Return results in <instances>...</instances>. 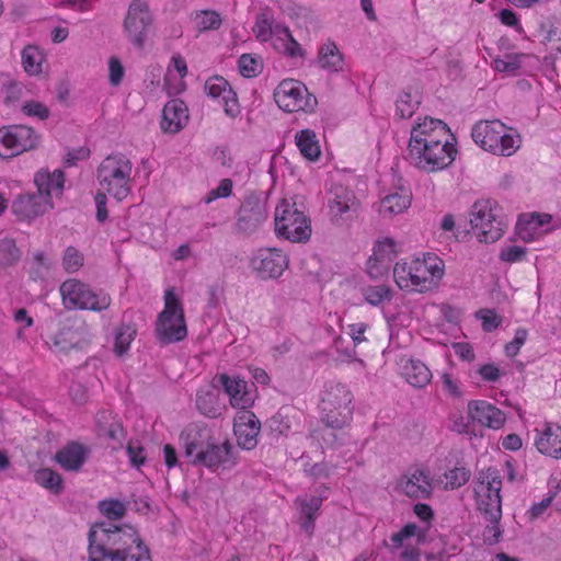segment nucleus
I'll use <instances>...</instances> for the list:
<instances>
[{"mask_svg": "<svg viewBox=\"0 0 561 561\" xmlns=\"http://www.w3.org/2000/svg\"><path fill=\"white\" fill-rule=\"evenodd\" d=\"M353 394L346 385L330 380L324 385L321 398V422L327 427L340 430L346 426L353 416Z\"/></svg>", "mask_w": 561, "mask_h": 561, "instance_id": "f03ea898", "label": "nucleus"}, {"mask_svg": "<svg viewBox=\"0 0 561 561\" xmlns=\"http://www.w3.org/2000/svg\"><path fill=\"white\" fill-rule=\"evenodd\" d=\"M196 408L205 416L215 419L221 415L218 392L215 389H201L196 393Z\"/></svg>", "mask_w": 561, "mask_h": 561, "instance_id": "7c9ffc66", "label": "nucleus"}, {"mask_svg": "<svg viewBox=\"0 0 561 561\" xmlns=\"http://www.w3.org/2000/svg\"><path fill=\"white\" fill-rule=\"evenodd\" d=\"M471 137L483 150L504 157L512 156L520 144L519 136L508 134L506 126L499 119L476 123Z\"/></svg>", "mask_w": 561, "mask_h": 561, "instance_id": "20e7f679", "label": "nucleus"}, {"mask_svg": "<svg viewBox=\"0 0 561 561\" xmlns=\"http://www.w3.org/2000/svg\"><path fill=\"white\" fill-rule=\"evenodd\" d=\"M296 145L300 153L310 161L319 159L321 150L317 135L311 129H302L295 136Z\"/></svg>", "mask_w": 561, "mask_h": 561, "instance_id": "473e14b6", "label": "nucleus"}, {"mask_svg": "<svg viewBox=\"0 0 561 561\" xmlns=\"http://www.w3.org/2000/svg\"><path fill=\"white\" fill-rule=\"evenodd\" d=\"M393 242L387 240L386 242L379 243L378 248L374 250L373 256L368 260V273L373 277H377L381 271L380 268H387L390 261L391 254L393 253Z\"/></svg>", "mask_w": 561, "mask_h": 561, "instance_id": "2f4dec72", "label": "nucleus"}, {"mask_svg": "<svg viewBox=\"0 0 561 561\" xmlns=\"http://www.w3.org/2000/svg\"><path fill=\"white\" fill-rule=\"evenodd\" d=\"M221 22V16L216 11H202L196 16V25L201 32L218 30Z\"/></svg>", "mask_w": 561, "mask_h": 561, "instance_id": "09e8293b", "label": "nucleus"}, {"mask_svg": "<svg viewBox=\"0 0 561 561\" xmlns=\"http://www.w3.org/2000/svg\"><path fill=\"white\" fill-rule=\"evenodd\" d=\"M402 375L410 385L416 388L425 387L432 379L431 370L419 359H408L402 366Z\"/></svg>", "mask_w": 561, "mask_h": 561, "instance_id": "c756f323", "label": "nucleus"}, {"mask_svg": "<svg viewBox=\"0 0 561 561\" xmlns=\"http://www.w3.org/2000/svg\"><path fill=\"white\" fill-rule=\"evenodd\" d=\"M214 381L229 396L232 407L244 410L252 405L253 396L248 390V382L245 380L239 377H230L227 374H220L214 378Z\"/></svg>", "mask_w": 561, "mask_h": 561, "instance_id": "a211bd4d", "label": "nucleus"}, {"mask_svg": "<svg viewBox=\"0 0 561 561\" xmlns=\"http://www.w3.org/2000/svg\"><path fill=\"white\" fill-rule=\"evenodd\" d=\"M232 181L230 179H224L220 181L219 185L211 190L207 196L205 197V203L206 204H209L211 203L213 201H215L216 198H219V197H228L231 195L232 193Z\"/></svg>", "mask_w": 561, "mask_h": 561, "instance_id": "680f3d73", "label": "nucleus"}, {"mask_svg": "<svg viewBox=\"0 0 561 561\" xmlns=\"http://www.w3.org/2000/svg\"><path fill=\"white\" fill-rule=\"evenodd\" d=\"M253 33L261 42H267L273 37V15L262 12L256 16L253 25Z\"/></svg>", "mask_w": 561, "mask_h": 561, "instance_id": "37998d69", "label": "nucleus"}, {"mask_svg": "<svg viewBox=\"0 0 561 561\" xmlns=\"http://www.w3.org/2000/svg\"><path fill=\"white\" fill-rule=\"evenodd\" d=\"M468 412L472 421L493 430L502 427L505 423V414L486 401H470Z\"/></svg>", "mask_w": 561, "mask_h": 561, "instance_id": "aec40b11", "label": "nucleus"}, {"mask_svg": "<svg viewBox=\"0 0 561 561\" xmlns=\"http://www.w3.org/2000/svg\"><path fill=\"white\" fill-rule=\"evenodd\" d=\"M288 256L276 248L259 249L250 261V266L261 279H276L288 267Z\"/></svg>", "mask_w": 561, "mask_h": 561, "instance_id": "4468645a", "label": "nucleus"}, {"mask_svg": "<svg viewBox=\"0 0 561 561\" xmlns=\"http://www.w3.org/2000/svg\"><path fill=\"white\" fill-rule=\"evenodd\" d=\"M51 342L57 351L67 353L78 345L79 335L71 328H62L51 337Z\"/></svg>", "mask_w": 561, "mask_h": 561, "instance_id": "58836bf2", "label": "nucleus"}, {"mask_svg": "<svg viewBox=\"0 0 561 561\" xmlns=\"http://www.w3.org/2000/svg\"><path fill=\"white\" fill-rule=\"evenodd\" d=\"M188 121L186 104L180 99L167 102L162 111L161 129L164 133L176 134L184 128Z\"/></svg>", "mask_w": 561, "mask_h": 561, "instance_id": "6ab92c4d", "label": "nucleus"}, {"mask_svg": "<svg viewBox=\"0 0 561 561\" xmlns=\"http://www.w3.org/2000/svg\"><path fill=\"white\" fill-rule=\"evenodd\" d=\"M478 496V510L489 522H500L502 518V497L499 493L474 489Z\"/></svg>", "mask_w": 561, "mask_h": 561, "instance_id": "cd10ccee", "label": "nucleus"}, {"mask_svg": "<svg viewBox=\"0 0 561 561\" xmlns=\"http://www.w3.org/2000/svg\"><path fill=\"white\" fill-rule=\"evenodd\" d=\"M560 490L561 483L558 482L554 490H550L546 497H543L540 502L535 503L527 512L529 520H535L538 517H540L545 513V511L551 505L553 499L557 496Z\"/></svg>", "mask_w": 561, "mask_h": 561, "instance_id": "8fccbe9b", "label": "nucleus"}, {"mask_svg": "<svg viewBox=\"0 0 561 561\" xmlns=\"http://www.w3.org/2000/svg\"><path fill=\"white\" fill-rule=\"evenodd\" d=\"M446 489H458L470 478V471L467 470L465 467H456L451 470H449L446 474Z\"/></svg>", "mask_w": 561, "mask_h": 561, "instance_id": "3c124183", "label": "nucleus"}, {"mask_svg": "<svg viewBox=\"0 0 561 561\" xmlns=\"http://www.w3.org/2000/svg\"><path fill=\"white\" fill-rule=\"evenodd\" d=\"M274 47L289 57L304 56V49L301 48L300 44L293 37V35L285 38L284 41H280L279 44H274Z\"/></svg>", "mask_w": 561, "mask_h": 561, "instance_id": "bf43d9fd", "label": "nucleus"}, {"mask_svg": "<svg viewBox=\"0 0 561 561\" xmlns=\"http://www.w3.org/2000/svg\"><path fill=\"white\" fill-rule=\"evenodd\" d=\"M133 163L123 153L107 156L98 168L100 185L118 202L125 199L130 191Z\"/></svg>", "mask_w": 561, "mask_h": 561, "instance_id": "7ed1b4c3", "label": "nucleus"}, {"mask_svg": "<svg viewBox=\"0 0 561 561\" xmlns=\"http://www.w3.org/2000/svg\"><path fill=\"white\" fill-rule=\"evenodd\" d=\"M419 105L417 101H413L410 93H402L396 103V112L401 118H410Z\"/></svg>", "mask_w": 561, "mask_h": 561, "instance_id": "603ef678", "label": "nucleus"}, {"mask_svg": "<svg viewBox=\"0 0 561 561\" xmlns=\"http://www.w3.org/2000/svg\"><path fill=\"white\" fill-rule=\"evenodd\" d=\"M88 561H152L149 548L129 525L95 523L88 534Z\"/></svg>", "mask_w": 561, "mask_h": 561, "instance_id": "f257e3e1", "label": "nucleus"}, {"mask_svg": "<svg viewBox=\"0 0 561 561\" xmlns=\"http://www.w3.org/2000/svg\"><path fill=\"white\" fill-rule=\"evenodd\" d=\"M34 481L50 493L59 495L64 492V479L50 468H41L34 472Z\"/></svg>", "mask_w": 561, "mask_h": 561, "instance_id": "f704fd0d", "label": "nucleus"}, {"mask_svg": "<svg viewBox=\"0 0 561 561\" xmlns=\"http://www.w3.org/2000/svg\"><path fill=\"white\" fill-rule=\"evenodd\" d=\"M267 219V198L261 192H251L240 203L233 230L237 234L250 237L259 232Z\"/></svg>", "mask_w": 561, "mask_h": 561, "instance_id": "6e6552de", "label": "nucleus"}, {"mask_svg": "<svg viewBox=\"0 0 561 561\" xmlns=\"http://www.w3.org/2000/svg\"><path fill=\"white\" fill-rule=\"evenodd\" d=\"M546 38L553 45L556 50L561 53V19H557L551 23Z\"/></svg>", "mask_w": 561, "mask_h": 561, "instance_id": "774afa93", "label": "nucleus"}, {"mask_svg": "<svg viewBox=\"0 0 561 561\" xmlns=\"http://www.w3.org/2000/svg\"><path fill=\"white\" fill-rule=\"evenodd\" d=\"M22 65L31 76L37 75L42 70L43 56L36 46H26L21 54Z\"/></svg>", "mask_w": 561, "mask_h": 561, "instance_id": "79ce46f5", "label": "nucleus"}, {"mask_svg": "<svg viewBox=\"0 0 561 561\" xmlns=\"http://www.w3.org/2000/svg\"><path fill=\"white\" fill-rule=\"evenodd\" d=\"M100 435L106 436L108 439L122 444L125 438V432L122 423L116 419L110 425H107L104 430L100 432Z\"/></svg>", "mask_w": 561, "mask_h": 561, "instance_id": "69168bd1", "label": "nucleus"}, {"mask_svg": "<svg viewBox=\"0 0 561 561\" xmlns=\"http://www.w3.org/2000/svg\"><path fill=\"white\" fill-rule=\"evenodd\" d=\"M20 257L21 252L13 239L3 238L0 240V270L15 265Z\"/></svg>", "mask_w": 561, "mask_h": 561, "instance_id": "e433bc0d", "label": "nucleus"}, {"mask_svg": "<svg viewBox=\"0 0 561 561\" xmlns=\"http://www.w3.org/2000/svg\"><path fill=\"white\" fill-rule=\"evenodd\" d=\"M151 23L152 16L148 3L144 0H133L129 4L124 26L129 41L137 48L141 49L144 47Z\"/></svg>", "mask_w": 561, "mask_h": 561, "instance_id": "2eb2a0df", "label": "nucleus"}, {"mask_svg": "<svg viewBox=\"0 0 561 561\" xmlns=\"http://www.w3.org/2000/svg\"><path fill=\"white\" fill-rule=\"evenodd\" d=\"M34 183L37 187V194L47 196L48 203L53 204L51 195L62 193L65 174L61 170H55L54 172L38 171L34 176Z\"/></svg>", "mask_w": 561, "mask_h": 561, "instance_id": "393cba45", "label": "nucleus"}, {"mask_svg": "<svg viewBox=\"0 0 561 561\" xmlns=\"http://www.w3.org/2000/svg\"><path fill=\"white\" fill-rule=\"evenodd\" d=\"M204 89L206 94L213 99L224 98L227 91L231 90L228 81L219 76L209 78L205 82Z\"/></svg>", "mask_w": 561, "mask_h": 561, "instance_id": "de8ad7c7", "label": "nucleus"}, {"mask_svg": "<svg viewBox=\"0 0 561 561\" xmlns=\"http://www.w3.org/2000/svg\"><path fill=\"white\" fill-rule=\"evenodd\" d=\"M50 208H53V204L48 203V197L37 193L22 194L12 205L13 211L21 218L37 217Z\"/></svg>", "mask_w": 561, "mask_h": 561, "instance_id": "5701e85b", "label": "nucleus"}, {"mask_svg": "<svg viewBox=\"0 0 561 561\" xmlns=\"http://www.w3.org/2000/svg\"><path fill=\"white\" fill-rule=\"evenodd\" d=\"M478 480L479 484L476 489L500 494L502 488V480L501 473L496 468L489 467L486 470L480 471Z\"/></svg>", "mask_w": 561, "mask_h": 561, "instance_id": "4c0bfd02", "label": "nucleus"}, {"mask_svg": "<svg viewBox=\"0 0 561 561\" xmlns=\"http://www.w3.org/2000/svg\"><path fill=\"white\" fill-rule=\"evenodd\" d=\"M558 444H561V426L554 423H548L535 440L539 453L561 459V447H557Z\"/></svg>", "mask_w": 561, "mask_h": 561, "instance_id": "bb28decb", "label": "nucleus"}, {"mask_svg": "<svg viewBox=\"0 0 561 561\" xmlns=\"http://www.w3.org/2000/svg\"><path fill=\"white\" fill-rule=\"evenodd\" d=\"M88 455L89 449L85 446L70 442L55 454L54 459L64 470L78 472L85 463Z\"/></svg>", "mask_w": 561, "mask_h": 561, "instance_id": "4be33fe9", "label": "nucleus"}, {"mask_svg": "<svg viewBox=\"0 0 561 561\" xmlns=\"http://www.w3.org/2000/svg\"><path fill=\"white\" fill-rule=\"evenodd\" d=\"M136 332V329L130 324H122L117 328L114 341V352L116 355L123 356L128 352Z\"/></svg>", "mask_w": 561, "mask_h": 561, "instance_id": "a19ab883", "label": "nucleus"}, {"mask_svg": "<svg viewBox=\"0 0 561 561\" xmlns=\"http://www.w3.org/2000/svg\"><path fill=\"white\" fill-rule=\"evenodd\" d=\"M448 133L449 128L443 121L426 117L422 123L413 126L410 140H420L424 147L427 145H454L448 140Z\"/></svg>", "mask_w": 561, "mask_h": 561, "instance_id": "f3484780", "label": "nucleus"}, {"mask_svg": "<svg viewBox=\"0 0 561 561\" xmlns=\"http://www.w3.org/2000/svg\"><path fill=\"white\" fill-rule=\"evenodd\" d=\"M234 434L238 445L243 449H252L257 445L259 427L244 426V422H234Z\"/></svg>", "mask_w": 561, "mask_h": 561, "instance_id": "ea45409f", "label": "nucleus"}, {"mask_svg": "<svg viewBox=\"0 0 561 561\" xmlns=\"http://www.w3.org/2000/svg\"><path fill=\"white\" fill-rule=\"evenodd\" d=\"M3 91L5 93V102L13 103L22 96L23 85L21 82L8 79L3 82Z\"/></svg>", "mask_w": 561, "mask_h": 561, "instance_id": "e2e57ef3", "label": "nucleus"}, {"mask_svg": "<svg viewBox=\"0 0 561 561\" xmlns=\"http://www.w3.org/2000/svg\"><path fill=\"white\" fill-rule=\"evenodd\" d=\"M417 531V525L413 523H409L404 525L400 531L393 534L390 537V540L392 542V549L397 550L403 547L404 540L413 537Z\"/></svg>", "mask_w": 561, "mask_h": 561, "instance_id": "052dcab7", "label": "nucleus"}, {"mask_svg": "<svg viewBox=\"0 0 561 561\" xmlns=\"http://www.w3.org/2000/svg\"><path fill=\"white\" fill-rule=\"evenodd\" d=\"M62 264L67 272H76L82 266L83 256L76 248L68 247L64 254Z\"/></svg>", "mask_w": 561, "mask_h": 561, "instance_id": "4d7b16f0", "label": "nucleus"}, {"mask_svg": "<svg viewBox=\"0 0 561 561\" xmlns=\"http://www.w3.org/2000/svg\"><path fill=\"white\" fill-rule=\"evenodd\" d=\"M156 333L163 344L180 342L187 335L183 308L172 289L165 291L164 309L158 316Z\"/></svg>", "mask_w": 561, "mask_h": 561, "instance_id": "1a4fd4ad", "label": "nucleus"}, {"mask_svg": "<svg viewBox=\"0 0 561 561\" xmlns=\"http://www.w3.org/2000/svg\"><path fill=\"white\" fill-rule=\"evenodd\" d=\"M412 262V271L414 272V282L419 293H424L437 285L443 278L445 264L434 253H425L422 259H414Z\"/></svg>", "mask_w": 561, "mask_h": 561, "instance_id": "dca6fc26", "label": "nucleus"}, {"mask_svg": "<svg viewBox=\"0 0 561 561\" xmlns=\"http://www.w3.org/2000/svg\"><path fill=\"white\" fill-rule=\"evenodd\" d=\"M323 502L322 496L312 495L310 497H298L296 503L299 505L300 514L302 516H317V512L320 510Z\"/></svg>", "mask_w": 561, "mask_h": 561, "instance_id": "6e6d98bb", "label": "nucleus"}, {"mask_svg": "<svg viewBox=\"0 0 561 561\" xmlns=\"http://www.w3.org/2000/svg\"><path fill=\"white\" fill-rule=\"evenodd\" d=\"M412 262H398L393 267L394 282L400 289L417 291Z\"/></svg>", "mask_w": 561, "mask_h": 561, "instance_id": "c9c22d12", "label": "nucleus"}, {"mask_svg": "<svg viewBox=\"0 0 561 561\" xmlns=\"http://www.w3.org/2000/svg\"><path fill=\"white\" fill-rule=\"evenodd\" d=\"M520 57L517 54H506L504 58H494L493 68L499 72L515 75L520 68Z\"/></svg>", "mask_w": 561, "mask_h": 561, "instance_id": "a18cd8bd", "label": "nucleus"}, {"mask_svg": "<svg viewBox=\"0 0 561 561\" xmlns=\"http://www.w3.org/2000/svg\"><path fill=\"white\" fill-rule=\"evenodd\" d=\"M364 298L371 306H378L391 298V289L386 285L368 286L364 289Z\"/></svg>", "mask_w": 561, "mask_h": 561, "instance_id": "49530a36", "label": "nucleus"}, {"mask_svg": "<svg viewBox=\"0 0 561 561\" xmlns=\"http://www.w3.org/2000/svg\"><path fill=\"white\" fill-rule=\"evenodd\" d=\"M225 113L234 118L239 115V103L236 92L231 89L227 91V94L222 98Z\"/></svg>", "mask_w": 561, "mask_h": 561, "instance_id": "338daca9", "label": "nucleus"}, {"mask_svg": "<svg viewBox=\"0 0 561 561\" xmlns=\"http://www.w3.org/2000/svg\"><path fill=\"white\" fill-rule=\"evenodd\" d=\"M238 448L229 440L217 442L213 436L190 463L205 467L211 471L230 470L238 463Z\"/></svg>", "mask_w": 561, "mask_h": 561, "instance_id": "f8f14e48", "label": "nucleus"}, {"mask_svg": "<svg viewBox=\"0 0 561 561\" xmlns=\"http://www.w3.org/2000/svg\"><path fill=\"white\" fill-rule=\"evenodd\" d=\"M500 209L491 201H477L471 209L470 225L480 242L493 243L505 231L506 224Z\"/></svg>", "mask_w": 561, "mask_h": 561, "instance_id": "9d476101", "label": "nucleus"}, {"mask_svg": "<svg viewBox=\"0 0 561 561\" xmlns=\"http://www.w3.org/2000/svg\"><path fill=\"white\" fill-rule=\"evenodd\" d=\"M99 510L110 520H118L126 514L125 505L118 500H103L99 502Z\"/></svg>", "mask_w": 561, "mask_h": 561, "instance_id": "c03bdc74", "label": "nucleus"}, {"mask_svg": "<svg viewBox=\"0 0 561 561\" xmlns=\"http://www.w3.org/2000/svg\"><path fill=\"white\" fill-rule=\"evenodd\" d=\"M126 453L128 455L131 467L139 468L146 461L145 448L140 445H134L131 442L128 443L126 447Z\"/></svg>", "mask_w": 561, "mask_h": 561, "instance_id": "0e129e2a", "label": "nucleus"}, {"mask_svg": "<svg viewBox=\"0 0 561 561\" xmlns=\"http://www.w3.org/2000/svg\"><path fill=\"white\" fill-rule=\"evenodd\" d=\"M411 205V194L402 190L385 196L378 207V211L382 216L399 215L407 210Z\"/></svg>", "mask_w": 561, "mask_h": 561, "instance_id": "c85d7f7f", "label": "nucleus"}, {"mask_svg": "<svg viewBox=\"0 0 561 561\" xmlns=\"http://www.w3.org/2000/svg\"><path fill=\"white\" fill-rule=\"evenodd\" d=\"M60 295L66 309L101 312L111 306V296L102 290L94 291L78 279H67L60 285Z\"/></svg>", "mask_w": 561, "mask_h": 561, "instance_id": "423d86ee", "label": "nucleus"}, {"mask_svg": "<svg viewBox=\"0 0 561 561\" xmlns=\"http://www.w3.org/2000/svg\"><path fill=\"white\" fill-rule=\"evenodd\" d=\"M275 232L291 242H305L311 236L310 220L297 203L283 199L275 208Z\"/></svg>", "mask_w": 561, "mask_h": 561, "instance_id": "39448f33", "label": "nucleus"}, {"mask_svg": "<svg viewBox=\"0 0 561 561\" xmlns=\"http://www.w3.org/2000/svg\"><path fill=\"white\" fill-rule=\"evenodd\" d=\"M329 208L333 217H341L348 211H355L357 202L352 190L335 185L330 191Z\"/></svg>", "mask_w": 561, "mask_h": 561, "instance_id": "b1692460", "label": "nucleus"}, {"mask_svg": "<svg viewBox=\"0 0 561 561\" xmlns=\"http://www.w3.org/2000/svg\"><path fill=\"white\" fill-rule=\"evenodd\" d=\"M39 136L26 125H9L0 128V157L11 158L37 147Z\"/></svg>", "mask_w": 561, "mask_h": 561, "instance_id": "ddd939ff", "label": "nucleus"}, {"mask_svg": "<svg viewBox=\"0 0 561 561\" xmlns=\"http://www.w3.org/2000/svg\"><path fill=\"white\" fill-rule=\"evenodd\" d=\"M211 437L213 435L206 427L195 423L187 425L180 434V442L184 448L185 457L193 460Z\"/></svg>", "mask_w": 561, "mask_h": 561, "instance_id": "412c9836", "label": "nucleus"}, {"mask_svg": "<svg viewBox=\"0 0 561 561\" xmlns=\"http://www.w3.org/2000/svg\"><path fill=\"white\" fill-rule=\"evenodd\" d=\"M403 493L412 499H427L432 494V482L428 474L421 469H415L405 481L401 483Z\"/></svg>", "mask_w": 561, "mask_h": 561, "instance_id": "a878e982", "label": "nucleus"}, {"mask_svg": "<svg viewBox=\"0 0 561 561\" xmlns=\"http://www.w3.org/2000/svg\"><path fill=\"white\" fill-rule=\"evenodd\" d=\"M527 249L519 245H508L501 250L499 257L506 263H516L525 260Z\"/></svg>", "mask_w": 561, "mask_h": 561, "instance_id": "13d9d810", "label": "nucleus"}, {"mask_svg": "<svg viewBox=\"0 0 561 561\" xmlns=\"http://www.w3.org/2000/svg\"><path fill=\"white\" fill-rule=\"evenodd\" d=\"M240 73L245 78L255 77L260 72V61L250 54H243L238 61Z\"/></svg>", "mask_w": 561, "mask_h": 561, "instance_id": "5fc2aeb1", "label": "nucleus"}, {"mask_svg": "<svg viewBox=\"0 0 561 561\" xmlns=\"http://www.w3.org/2000/svg\"><path fill=\"white\" fill-rule=\"evenodd\" d=\"M420 140H409L407 160L416 169L427 173L448 168L455 160V145L422 146Z\"/></svg>", "mask_w": 561, "mask_h": 561, "instance_id": "0eeeda50", "label": "nucleus"}, {"mask_svg": "<svg viewBox=\"0 0 561 561\" xmlns=\"http://www.w3.org/2000/svg\"><path fill=\"white\" fill-rule=\"evenodd\" d=\"M274 100L279 108L285 112H307L314 111L318 101L307 87L298 80L285 79L274 90Z\"/></svg>", "mask_w": 561, "mask_h": 561, "instance_id": "9b49d317", "label": "nucleus"}, {"mask_svg": "<svg viewBox=\"0 0 561 561\" xmlns=\"http://www.w3.org/2000/svg\"><path fill=\"white\" fill-rule=\"evenodd\" d=\"M21 111L24 115L28 117H36L41 121L47 119L50 115V111L45 104L34 100L25 102L22 105Z\"/></svg>", "mask_w": 561, "mask_h": 561, "instance_id": "864d4df0", "label": "nucleus"}, {"mask_svg": "<svg viewBox=\"0 0 561 561\" xmlns=\"http://www.w3.org/2000/svg\"><path fill=\"white\" fill-rule=\"evenodd\" d=\"M318 62L321 68L337 72L343 68L344 59L337 46L332 43H325L319 50Z\"/></svg>", "mask_w": 561, "mask_h": 561, "instance_id": "72a5a7b5", "label": "nucleus"}]
</instances>
